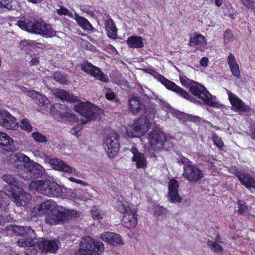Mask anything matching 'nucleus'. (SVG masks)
<instances>
[{
  "label": "nucleus",
  "mask_w": 255,
  "mask_h": 255,
  "mask_svg": "<svg viewBox=\"0 0 255 255\" xmlns=\"http://www.w3.org/2000/svg\"><path fill=\"white\" fill-rule=\"evenodd\" d=\"M209 59L207 57H202L200 61V64L202 66L206 67L208 65Z\"/></svg>",
  "instance_id": "59"
},
{
  "label": "nucleus",
  "mask_w": 255,
  "mask_h": 255,
  "mask_svg": "<svg viewBox=\"0 0 255 255\" xmlns=\"http://www.w3.org/2000/svg\"><path fill=\"white\" fill-rule=\"evenodd\" d=\"M15 156L19 162L16 166H17V168L21 169V170L32 162L29 157L23 153H17Z\"/></svg>",
  "instance_id": "28"
},
{
  "label": "nucleus",
  "mask_w": 255,
  "mask_h": 255,
  "mask_svg": "<svg viewBox=\"0 0 255 255\" xmlns=\"http://www.w3.org/2000/svg\"><path fill=\"white\" fill-rule=\"evenodd\" d=\"M39 62V59L37 57H34V58H32L31 60L30 61V65L33 66V65H37Z\"/></svg>",
  "instance_id": "61"
},
{
  "label": "nucleus",
  "mask_w": 255,
  "mask_h": 255,
  "mask_svg": "<svg viewBox=\"0 0 255 255\" xmlns=\"http://www.w3.org/2000/svg\"><path fill=\"white\" fill-rule=\"evenodd\" d=\"M69 108L65 105L56 104L51 106L50 113L53 118L58 121L75 123L78 120L76 116L69 112Z\"/></svg>",
  "instance_id": "8"
},
{
  "label": "nucleus",
  "mask_w": 255,
  "mask_h": 255,
  "mask_svg": "<svg viewBox=\"0 0 255 255\" xmlns=\"http://www.w3.org/2000/svg\"><path fill=\"white\" fill-rule=\"evenodd\" d=\"M128 106L129 109L132 114L135 115L141 112H143L146 117H150L147 113V109H146L144 104L140 100L139 97H131L128 100Z\"/></svg>",
  "instance_id": "17"
},
{
  "label": "nucleus",
  "mask_w": 255,
  "mask_h": 255,
  "mask_svg": "<svg viewBox=\"0 0 255 255\" xmlns=\"http://www.w3.org/2000/svg\"><path fill=\"white\" fill-rule=\"evenodd\" d=\"M0 125L10 130H16L18 128L16 118L5 110L0 109Z\"/></svg>",
  "instance_id": "15"
},
{
  "label": "nucleus",
  "mask_w": 255,
  "mask_h": 255,
  "mask_svg": "<svg viewBox=\"0 0 255 255\" xmlns=\"http://www.w3.org/2000/svg\"><path fill=\"white\" fill-rule=\"evenodd\" d=\"M6 206V203L4 202V198L0 196V209L2 210Z\"/></svg>",
  "instance_id": "62"
},
{
  "label": "nucleus",
  "mask_w": 255,
  "mask_h": 255,
  "mask_svg": "<svg viewBox=\"0 0 255 255\" xmlns=\"http://www.w3.org/2000/svg\"><path fill=\"white\" fill-rule=\"evenodd\" d=\"M15 235L25 236L18 239L17 243L19 246L26 247L25 255H38L39 251L37 249L34 241L35 233L34 230L30 227L12 225L9 228Z\"/></svg>",
  "instance_id": "3"
},
{
  "label": "nucleus",
  "mask_w": 255,
  "mask_h": 255,
  "mask_svg": "<svg viewBox=\"0 0 255 255\" xmlns=\"http://www.w3.org/2000/svg\"><path fill=\"white\" fill-rule=\"evenodd\" d=\"M12 0H0V8L10 10L12 8Z\"/></svg>",
  "instance_id": "49"
},
{
  "label": "nucleus",
  "mask_w": 255,
  "mask_h": 255,
  "mask_svg": "<svg viewBox=\"0 0 255 255\" xmlns=\"http://www.w3.org/2000/svg\"><path fill=\"white\" fill-rule=\"evenodd\" d=\"M19 127L22 129L28 132H31L33 130V127L27 119L24 118L20 121Z\"/></svg>",
  "instance_id": "39"
},
{
  "label": "nucleus",
  "mask_w": 255,
  "mask_h": 255,
  "mask_svg": "<svg viewBox=\"0 0 255 255\" xmlns=\"http://www.w3.org/2000/svg\"><path fill=\"white\" fill-rule=\"evenodd\" d=\"M49 163L52 168L56 170L65 172L68 173L74 172V173L76 174L75 172L76 169L74 168L71 167L64 161L58 158H54L50 159Z\"/></svg>",
  "instance_id": "19"
},
{
  "label": "nucleus",
  "mask_w": 255,
  "mask_h": 255,
  "mask_svg": "<svg viewBox=\"0 0 255 255\" xmlns=\"http://www.w3.org/2000/svg\"><path fill=\"white\" fill-rule=\"evenodd\" d=\"M78 126H76V127L73 128L71 130V132L77 136L78 135H79V130H77V129H78Z\"/></svg>",
  "instance_id": "64"
},
{
  "label": "nucleus",
  "mask_w": 255,
  "mask_h": 255,
  "mask_svg": "<svg viewBox=\"0 0 255 255\" xmlns=\"http://www.w3.org/2000/svg\"><path fill=\"white\" fill-rule=\"evenodd\" d=\"M32 41H28L26 40H22L19 43V47L21 50L23 51H27L29 50L30 47L31 46Z\"/></svg>",
  "instance_id": "50"
},
{
  "label": "nucleus",
  "mask_w": 255,
  "mask_h": 255,
  "mask_svg": "<svg viewBox=\"0 0 255 255\" xmlns=\"http://www.w3.org/2000/svg\"><path fill=\"white\" fill-rule=\"evenodd\" d=\"M63 213L65 214L64 216V221L68 219L69 217L72 219H76L80 217V213L75 210H66L62 207Z\"/></svg>",
  "instance_id": "36"
},
{
  "label": "nucleus",
  "mask_w": 255,
  "mask_h": 255,
  "mask_svg": "<svg viewBox=\"0 0 255 255\" xmlns=\"http://www.w3.org/2000/svg\"><path fill=\"white\" fill-rule=\"evenodd\" d=\"M74 19L76 21L78 24L84 30L94 31V28L91 23L85 18L74 14Z\"/></svg>",
  "instance_id": "27"
},
{
  "label": "nucleus",
  "mask_w": 255,
  "mask_h": 255,
  "mask_svg": "<svg viewBox=\"0 0 255 255\" xmlns=\"http://www.w3.org/2000/svg\"><path fill=\"white\" fill-rule=\"evenodd\" d=\"M35 103L40 108L41 110H45L50 105V102L47 97L41 94L35 100Z\"/></svg>",
  "instance_id": "32"
},
{
  "label": "nucleus",
  "mask_w": 255,
  "mask_h": 255,
  "mask_svg": "<svg viewBox=\"0 0 255 255\" xmlns=\"http://www.w3.org/2000/svg\"><path fill=\"white\" fill-rule=\"evenodd\" d=\"M29 187L31 191L34 190L49 197H60L63 194L62 188L59 184L47 180L31 181Z\"/></svg>",
  "instance_id": "4"
},
{
  "label": "nucleus",
  "mask_w": 255,
  "mask_h": 255,
  "mask_svg": "<svg viewBox=\"0 0 255 255\" xmlns=\"http://www.w3.org/2000/svg\"><path fill=\"white\" fill-rule=\"evenodd\" d=\"M207 245L213 252L218 254L223 252V248L220 245L217 244L216 242L209 240L207 243Z\"/></svg>",
  "instance_id": "38"
},
{
  "label": "nucleus",
  "mask_w": 255,
  "mask_h": 255,
  "mask_svg": "<svg viewBox=\"0 0 255 255\" xmlns=\"http://www.w3.org/2000/svg\"><path fill=\"white\" fill-rule=\"evenodd\" d=\"M32 138L35 141L38 143H46L48 139L45 135L38 131H34L32 133Z\"/></svg>",
  "instance_id": "37"
},
{
  "label": "nucleus",
  "mask_w": 255,
  "mask_h": 255,
  "mask_svg": "<svg viewBox=\"0 0 255 255\" xmlns=\"http://www.w3.org/2000/svg\"><path fill=\"white\" fill-rule=\"evenodd\" d=\"M98 110L99 108L97 106L89 102L80 103L74 106V110L86 119L85 122H82V124L97 118Z\"/></svg>",
  "instance_id": "10"
},
{
  "label": "nucleus",
  "mask_w": 255,
  "mask_h": 255,
  "mask_svg": "<svg viewBox=\"0 0 255 255\" xmlns=\"http://www.w3.org/2000/svg\"><path fill=\"white\" fill-rule=\"evenodd\" d=\"M120 135L115 132L109 134L105 139L104 144L108 148L110 157H114L117 154L120 147Z\"/></svg>",
  "instance_id": "13"
},
{
  "label": "nucleus",
  "mask_w": 255,
  "mask_h": 255,
  "mask_svg": "<svg viewBox=\"0 0 255 255\" xmlns=\"http://www.w3.org/2000/svg\"><path fill=\"white\" fill-rule=\"evenodd\" d=\"M116 94L111 89H109L105 94L106 98L109 100L112 101L116 98Z\"/></svg>",
  "instance_id": "56"
},
{
  "label": "nucleus",
  "mask_w": 255,
  "mask_h": 255,
  "mask_svg": "<svg viewBox=\"0 0 255 255\" xmlns=\"http://www.w3.org/2000/svg\"><path fill=\"white\" fill-rule=\"evenodd\" d=\"M35 34H41L43 37L47 38L56 35V33H34Z\"/></svg>",
  "instance_id": "60"
},
{
  "label": "nucleus",
  "mask_w": 255,
  "mask_h": 255,
  "mask_svg": "<svg viewBox=\"0 0 255 255\" xmlns=\"http://www.w3.org/2000/svg\"><path fill=\"white\" fill-rule=\"evenodd\" d=\"M81 69L84 72L94 77L97 79L105 83L109 81V78L107 75L98 67L91 63L86 62L81 64Z\"/></svg>",
  "instance_id": "14"
},
{
  "label": "nucleus",
  "mask_w": 255,
  "mask_h": 255,
  "mask_svg": "<svg viewBox=\"0 0 255 255\" xmlns=\"http://www.w3.org/2000/svg\"><path fill=\"white\" fill-rule=\"evenodd\" d=\"M55 96L59 98L62 102L67 101L72 102L74 101L73 97L64 90H59L55 93Z\"/></svg>",
  "instance_id": "30"
},
{
  "label": "nucleus",
  "mask_w": 255,
  "mask_h": 255,
  "mask_svg": "<svg viewBox=\"0 0 255 255\" xmlns=\"http://www.w3.org/2000/svg\"><path fill=\"white\" fill-rule=\"evenodd\" d=\"M28 94V96L31 97L32 99H37L39 95H40L38 92H36V91L32 90L31 91H29Z\"/></svg>",
  "instance_id": "57"
},
{
  "label": "nucleus",
  "mask_w": 255,
  "mask_h": 255,
  "mask_svg": "<svg viewBox=\"0 0 255 255\" xmlns=\"http://www.w3.org/2000/svg\"><path fill=\"white\" fill-rule=\"evenodd\" d=\"M228 99L234 110L247 113L250 115L255 114V110L247 105L236 95L228 90Z\"/></svg>",
  "instance_id": "12"
},
{
  "label": "nucleus",
  "mask_w": 255,
  "mask_h": 255,
  "mask_svg": "<svg viewBox=\"0 0 255 255\" xmlns=\"http://www.w3.org/2000/svg\"><path fill=\"white\" fill-rule=\"evenodd\" d=\"M81 10H82L83 12L88 13L92 17H93L95 15L94 12L92 10H89L85 8H81Z\"/></svg>",
  "instance_id": "63"
},
{
  "label": "nucleus",
  "mask_w": 255,
  "mask_h": 255,
  "mask_svg": "<svg viewBox=\"0 0 255 255\" xmlns=\"http://www.w3.org/2000/svg\"><path fill=\"white\" fill-rule=\"evenodd\" d=\"M180 81L182 86L190 88V86L192 85L195 82L189 79L186 76L184 75H180L179 76Z\"/></svg>",
  "instance_id": "43"
},
{
  "label": "nucleus",
  "mask_w": 255,
  "mask_h": 255,
  "mask_svg": "<svg viewBox=\"0 0 255 255\" xmlns=\"http://www.w3.org/2000/svg\"><path fill=\"white\" fill-rule=\"evenodd\" d=\"M54 202L51 200H47L43 202L41 204L37 205L34 208V210L36 212L37 215L41 216L46 214L48 211L54 209Z\"/></svg>",
  "instance_id": "24"
},
{
  "label": "nucleus",
  "mask_w": 255,
  "mask_h": 255,
  "mask_svg": "<svg viewBox=\"0 0 255 255\" xmlns=\"http://www.w3.org/2000/svg\"><path fill=\"white\" fill-rule=\"evenodd\" d=\"M172 113L173 115L179 119V120L182 121V123L187 122V114L175 110L172 112Z\"/></svg>",
  "instance_id": "45"
},
{
  "label": "nucleus",
  "mask_w": 255,
  "mask_h": 255,
  "mask_svg": "<svg viewBox=\"0 0 255 255\" xmlns=\"http://www.w3.org/2000/svg\"><path fill=\"white\" fill-rule=\"evenodd\" d=\"M105 25L107 32H117V29L114 21L112 19L109 18L107 20Z\"/></svg>",
  "instance_id": "42"
},
{
  "label": "nucleus",
  "mask_w": 255,
  "mask_h": 255,
  "mask_svg": "<svg viewBox=\"0 0 255 255\" xmlns=\"http://www.w3.org/2000/svg\"><path fill=\"white\" fill-rule=\"evenodd\" d=\"M62 208V207H60V209L55 208L45 214L44 218L45 223L50 225H55L64 222V216L65 214L63 213Z\"/></svg>",
  "instance_id": "16"
},
{
  "label": "nucleus",
  "mask_w": 255,
  "mask_h": 255,
  "mask_svg": "<svg viewBox=\"0 0 255 255\" xmlns=\"http://www.w3.org/2000/svg\"><path fill=\"white\" fill-rule=\"evenodd\" d=\"M224 39L226 43H228L235 39L233 35V33H224Z\"/></svg>",
  "instance_id": "55"
},
{
  "label": "nucleus",
  "mask_w": 255,
  "mask_h": 255,
  "mask_svg": "<svg viewBox=\"0 0 255 255\" xmlns=\"http://www.w3.org/2000/svg\"><path fill=\"white\" fill-rule=\"evenodd\" d=\"M243 4L248 8L255 12V3L254 0H241Z\"/></svg>",
  "instance_id": "51"
},
{
  "label": "nucleus",
  "mask_w": 255,
  "mask_h": 255,
  "mask_svg": "<svg viewBox=\"0 0 255 255\" xmlns=\"http://www.w3.org/2000/svg\"><path fill=\"white\" fill-rule=\"evenodd\" d=\"M179 187V183L176 179L174 178L170 179L168 183V193L178 191Z\"/></svg>",
  "instance_id": "40"
},
{
  "label": "nucleus",
  "mask_w": 255,
  "mask_h": 255,
  "mask_svg": "<svg viewBox=\"0 0 255 255\" xmlns=\"http://www.w3.org/2000/svg\"><path fill=\"white\" fill-rule=\"evenodd\" d=\"M170 201L172 203H180L182 198L179 196L178 191L168 193Z\"/></svg>",
  "instance_id": "41"
},
{
  "label": "nucleus",
  "mask_w": 255,
  "mask_h": 255,
  "mask_svg": "<svg viewBox=\"0 0 255 255\" xmlns=\"http://www.w3.org/2000/svg\"><path fill=\"white\" fill-rule=\"evenodd\" d=\"M159 82H160L167 89L173 92H175L178 86L174 82L169 80L163 76L161 78V80H159Z\"/></svg>",
  "instance_id": "34"
},
{
  "label": "nucleus",
  "mask_w": 255,
  "mask_h": 255,
  "mask_svg": "<svg viewBox=\"0 0 255 255\" xmlns=\"http://www.w3.org/2000/svg\"><path fill=\"white\" fill-rule=\"evenodd\" d=\"M13 143V139L6 133L0 131V145L4 146L11 145Z\"/></svg>",
  "instance_id": "35"
},
{
  "label": "nucleus",
  "mask_w": 255,
  "mask_h": 255,
  "mask_svg": "<svg viewBox=\"0 0 255 255\" xmlns=\"http://www.w3.org/2000/svg\"><path fill=\"white\" fill-rule=\"evenodd\" d=\"M44 171L43 168L39 164L31 162L19 172L18 174L22 179L30 181L42 177Z\"/></svg>",
  "instance_id": "11"
},
{
  "label": "nucleus",
  "mask_w": 255,
  "mask_h": 255,
  "mask_svg": "<svg viewBox=\"0 0 255 255\" xmlns=\"http://www.w3.org/2000/svg\"><path fill=\"white\" fill-rule=\"evenodd\" d=\"M212 140L215 145H216L219 149H222L224 145V142L221 137L218 136L216 134L213 133L212 136Z\"/></svg>",
  "instance_id": "48"
},
{
  "label": "nucleus",
  "mask_w": 255,
  "mask_h": 255,
  "mask_svg": "<svg viewBox=\"0 0 255 255\" xmlns=\"http://www.w3.org/2000/svg\"><path fill=\"white\" fill-rule=\"evenodd\" d=\"M91 213L94 220H100L103 219L104 213L99 210L96 207H94L91 211Z\"/></svg>",
  "instance_id": "47"
},
{
  "label": "nucleus",
  "mask_w": 255,
  "mask_h": 255,
  "mask_svg": "<svg viewBox=\"0 0 255 255\" xmlns=\"http://www.w3.org/2000/svg\"><path fill=\"white\" fill-rule=\"evenodd\" d=\"M17 24L22 30L28 32H50L51 30L50 25L32 17L28 19L22 17L17 21Z\"/></svg>",
  "instance_id": "7"
},
{
  "label": "nucleus",
  "mask_w": 255,
  "mask_h": 255,
  "mask_svg": "<svg viewBox=\"0 0 255 255\" xmlns=\"http://www.w3.org/2000/svg\"><path fill=\"white\" fill-rule=\"evenodd\" d=\"M37 247L42 252L55 253L58 249V244L54 240L42 239L37 243Z\"/></svg>",
  "instance_id": "21"
},
{
  "label": "nucleus",
  "mask_w": 255,
  "mask_h": 255,
  "mask_svg": "<svg viewBox=\"0 0 255 255\" xmlns=\"http://www.w3.org/2000/svg\"><path fill=\"white\" fill-rule=\"evenodd\" d=\"M69 179L70 181H71L73 182H75V183L84 185H86V183L85 182L83 181V180H80V179H77L74 177H70L69 178Z\"/></svg>",
  "instance_id": "58"
},
{
  "label": "nucleus",
  "mask_w": 255,
  "mask_h": 255,
  "mask_svg": "<svg viewBox=\"0 0 255 255\" xmlns=\"http://www.w3.org/2000/svg\"><path fill=\"white\" fill-rule=\"evenodd\" d=\"M127 43L129 48H141L144 46L143 38L140 36H130L127 40Z\"/></svg>",
  "instance_id": "26"
},
{
  "label": "nucleus",
  "mask_w": 255,
  "mask_h": 255,
  "mask_svg": "<svg viewBox=\"0 0 255 255\" xmlns=\"http://www.w3.org/2000/svg\"><path fill=\"white\" fill-rule=\"evenodd\" d=\"M130 151L133 154L132 160L135 162L137 168H144L147 166V160L144 153L138 151L135 146H132Z\"/></svg>",
  "instance_id": "22"
},
{
  "label": "nucleus",
  "mask_w": 255,
  "mask_h": 255,
  "mask_svg": "<svg viewBox=\"0 0 255 255\" xmlns=\"http://www.w3.org/2000/svg\"><path fill=\"white\" fill-rule=\"evenodd\" d=\"M146 72L153 76L155 78L158 80L159 81L161 80V78L162 77L163 75L157 72L154 69H147Z\"/></svg>",
  "instance_id": "53"
},
{
  "label": "nucleus",
  "mask_w": 255,
  "mask_h": 255,
  "mask_svg": "<svg viewBox=\"0 0 255 255\" xmlns=\"http://www.w3.org/2000/svg\"><path fill=\"white\" fill-rule=\"evenodd\" d=\"M227 60L232 75L236 78H240L241 72L239 65L236 61L235 56L232 53H230Z\"/></svg>",
  "instance_id": "25"
},
{
  "label": "nucleus",
  "mask_w": 255,
  "mask_h": 255,
  "mask_svg": "<svg viewBox=\"0 0 255 255\" xmlns=\"http://www.w3.org/2000/svg\"><path fill=\"white\" fill-rule=\"evenodd\" d=\"M136 211L133 209L124 215L122 219V223L126 228L130 229L134 228L138 223Z\"/></svg>",
  "instance_id": "18"
},
{
  "label": "nucleus",
  "mask_w": 255,
  "mask_h": 255,
  "mask_svg": "<svg viewBox=\"0 0 255 255\" xmlns=\"http://www.w3.org/2000/svg\"><path fill=\"white\" fill-rule=\"evenodd\" d=\"M56 11L59 15H67L74 19V15L73 13L63 6H61L60 8L57 9Z\"/></svg>",
  "instance_id": "46"
},
{
  "label": "nucleus",
  "mask_w": 255,
  "mask_h": 255,
  "mask_svg": "<svg viewBox=\"0 0 255 255\" xmlns=\"http://www.w3.org/2000/svg\"><path fill=\"white\" fill-rule=\"evenodd\" d=\"M189 91L192 94L202 100L206 105L211 107L217 106V103L214 101L212 95L204 86L195 82L190 86Z\"/></svg>",
  "instance_id": "9"
},
{
  "label": "nucleus",
  "mask_w": 255,
  "mask_h": 255,
  "mask_svg": "<svg viewBox=\"0 0 255 255\" xmlns=\"http://www.w3.org/2000/svg\"><path fill=\"white\" fill-rule=\"evenodd\" d=\"M155 214L158 216H163L166 213V209L159 205H156L154 207Z\"/></svg>",
  "instance_id": "52"
},
{
  "label": "nucleus",
  "mask_w": 255,
  "mask_h": 255,
  "mask_svg": "<svg viewBox=\"0 0 255 255\" xmlns=\"http://www.w3.org/2000/svg\"><path fill=\"white\" fill-rule=\"evenodd\" d=\"M237 204L238 205V213L240 215L244 214L248 209V206L246 205L245 201L243 200L238 199Z\"/></svg>",
  "instance_id": "44"
},
{
  "label": "nucleus",
  "mask_w": 255,
  "mask_h": 255,
  "mask_svg": "<svg viewBox=\"0 0 255 255\" xmlns=\"http://www.w3.org/2000/svg\"><path fill=\"white\" fill-rule=\"evenodd\" d=\"M105 250L103 243L90 236L83 237L80 244V255H100Z\"/></svg>",
  "instance_id": "6"
},
{
  "label": "nucleus",
  "mask_w": 255,
  "mask_h": 255,
  "mask_svg": "<svg viewBox=\"0 0 255 255\" xmlns=\"http://www.w3.org/2000/svg\"><path fill=\"white\" fill-rule=\"evenodd\" d=\"M150 123L148 117H140L127 129V133L129 137H135L143 135L141 141L144 146L149 152H153L163 148V143L167 140L165 133L159 130H153L145 135L149 128Z\"/></svg>",
  "instance_id": "1"
},
{
  "label": "nucleus",
  "mask_w": 255,
  "mask_h": 255,
  "mask_svg": "<svg viewBox=\"0 0 255 255\" xmlns=\"http://www.w3.org/2000/svg\"><path fill=\"white\" fill-rule=\"evenodd\" d=\"M2 179L7 184L4 185L5 193L11 196L13 202L17 206H25L31 198L29 194L21 192L23 184L21 183L15 176L8 174H4Z\"/></svg>",
  "instance_id": "2"
},
{
  "label": "nucleus",
  "mask_w": 255,
  "mask_h": 255,
  "mask_svg": "<svg viewBox=\"0 0 255 255\" xmlns=\"http://www.w3.org/2000/svg\"><path fill=\"white\" fill-rule=\"evenodd\" d=\"M116 207L117 210L124 215L132 209L128 202L120 201L117 203Z\"/></svg>",
  "instance_id": "33"
},
{
  "label": "nucleus",
  "mask_w": 255,
  "mask_h": 255,
  "mask_svg": "<svg viewBox=\"0 0 255 255\" xmlns=\"http://www.w3.org/2000/svg\"><path fill=\"white\" fill-rule=\"evenodd\" d=\"M189 44L191 46L198 45L201 47H205L207 44L206 38L202 34H196L195 36L190 37Z\"/></svg>",
  "instance_id": "29"
},
{
  "label": "nucleus",
  "mask_w": 255,
  "mask_h": 255,
  "mask_svg": "<svg viewBox=\"0 0 255 255\" xmlns=\"http://www.w3.org/2000/svg\"><path fill=\"white\" fill-rule=\"evenodd\" d=\"M236 176L241 183L247 188L255 189V180L250 174L239 172Z\"/></svg>",
  "instance_id": "23"
},
{
  "label": "nucleus",
  "mask_w": 255,
  "mask_h": 255,
  "mask_svg": "<svg viewBox=\"0 0 255 255\" xmlns=\"http://www.w3.org/2000/svg\"><path fill=\"white\" fill-rule=\"evenodd\" d=\"M187 122H190L194 123H200L201 118L197 116L188 114Z\"/></svg>",
  "instance_id": "54"
},
{
  "label": "nucleus",
  "mask_w": 255,
  "mask_h": 255,
  "mask_svg": "<svg viewBox=\"0 0 255 255\" xmlns=\"http://www.w3.org/2000/svg\"><path fill=\"white\" fill-rule=\"evenodd\" d=\"M100 239L104 242L113 246L124 245L122 237L118 234L107 232L101 235Z\"/></svg>",
  "instance_id": "20"
},
{
  "label": "nucleus",
  "mask_w": 255,
  "mask_h": 255,
  "mask_svg": "<svg viewBox=\"0 0 255 255\" xmlns=\"http://www.w3.org/2000/svg\"><path fill=\"white\" fill-rule=\"evenodd\" d=\"M178 163L183 165L182 176L190 182L197 183L203 177V171L188 158L182 155Z\"/></svg>",
  "instance_id": "5"
},
{
  "label": "nucleus",
  "mask_w": 255,
  "mask_h": 255,
  "mask_svg": "<svg viewBox=\"0 0 255 255\" xmlns=\"http://www.w3.org/2000/svg\"><path fill=\"white\" fill-rule=\"evenodd\" d=\"M174 92L183 98L186 99L191 102L196 103V101L198 102V101L195 98L191 96L188 92L181 88L179 86L177 87L176 91Z\"/></svg>",
  "instance_id": "31"
}]
</instances>
